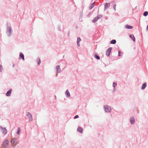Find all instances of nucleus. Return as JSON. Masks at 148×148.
<instances>
[{
  "label": "nucleus",
  "instance_id": "f257e3e1",
  "mask_svg": "<svg viewBox=\"0 0 148 148\" xmlns=\"http://www.w3.org/2000/svg\"><path fill=\"white\" fill-rule=\"evenodd\" d=\"M12 29L11 27L8 26L7 28L6 33L8 36H10L12 34Z\"/></svg>",
  "mask_w": 148,
  "mask_h": 148
},
{
  "label": "nucleus",
  "instance_id": "f03ea898",
  "mask_svg": "<svg viewBox=\"0 0 148 148\" xmlns=\"http://www.w3.org/2000/svg\"><path fill=\"white\" fill-rule=\"evenodd\" d=\"M104 108L105 112H111V108L110 106L107 105H105L104 106Z\"/></svg>",
  "mask_w": 148,
  "mask_h": 148
},
{
  "label": "nucleus",
  "instance_id": "7ed1b4c3",
  "mask_svg": "<svg viewBox=\"0 0 148 148\" xmlns=\"http://www.w3.org/2000/svg\"><path fill=\"white\" fill-rule=\"evenodd\" d=\"M26 116L28 117L29 121H32V114L29 112H27L26 113Z\"/></svg>",
  "mask_w": 148,
  "mask_h": 148
},
{
  "label": "nucleus",
  "instance_id": "20e7f679",
  "mask_svg": "<svg viewBox=\"0 0 148 148\" xmlns=\"http://www.w3.org/2000/svg\"><path fill=\"white\" fill-rule=\"evenodd\" d=\"M112 47H109V48L107 50L106 52V55L108 56L109 57L110 56V52L112 50Z\"/></svg>",
  "mask_w": 148,
  "mask_h": 148
},
{
  "label": "nucleus",
  "instance_id": "39448f33",
  "mask_svg": "<svg viewBox=\"0 0 148 148\" xmlns=\"http://www.w3.org/2000/svg\"><path fill=\"white\" fill-rule=\"evenodd\" d=\"M1 129L2 130L3 133L5 135L7 134V131L6 129L5 128H3L2 126H0V127Z\"/></svg>",
  "mask_w": 148,
  "mask_h": 148
},
{
  "label": "nucleus",
  "instance_id": "423d86ee",
  "mask_svg": "<svg viewBox=\"0 0 148 148\" xmlns=\"http://www.w3.org/2000/svg\"><path fill=\"white\" fill-rule=\"evenodd\" d=\"M9 141L8 140H6L4 141L3 143V145L4 147H6L8 145Z\"/></svg>",
  "mask_w": 148,
  "mask_h": 148
},
{
  "label": "nucleus",
  "instance_id": "0eeeda50",
  "mask_svg": "<svg viewBox=\"0 0 148 148\" xmlns=\"http://www.w3.org/2000/svg\"><path fill=\"white\" fill-rule=\"evenodd\" d=\"M110 6V4L109 3H106L105 4V7L104 8V10H106L107 8H109Z\"/></svg>",
  "mask_w": 148,
  "mask_h": 148
},
{
  "label": "nucleus",
  "instance_id": "6e6552de",
  "mask_svg": "<svg viewBox=\"0 0 148 148\" xmlns=\"http://www.w3.org/2000/svg\"><path fill=\"white\" fill-rule=\"evenodd\" d=\"M17 142V139L16 138L13 139L11 141V143L14 145L16 144Z\"/></svg>",
  "mask_w": 148,
  "mask_h": 148
},
{
  "label": "nucleus",
  "instance_id": "1a4fd4ad",
  "mask_svg": "<svg viewBox=\"0 0 148 148\" xmlns=\"http://www.w3.org/2000/svg\"><path fill=\"white\" fill-rule=\"evenodd\" d=\"M56 69L57 73H60L61 71V69L59 65L56 66Z\"/></svg>",
  "mask_w": 148,
  "mask_h": 148
},
{
  "label": "nucleus",
  "instance_id": "9d476101",
  "mask_svg": "<svg viewBox=\"0 0 148 148\" xmlns=\"http://www.w3.org/2000/svg\"><path fill=\"white\" fill-rule=\"evenodd\" d=\"M81 39L80 37H78L77 38V45L78 47H79L80 45L79 44V42L81 41Z\"/></svg>",
  "mask_w": 148,
  "mask_h": 148
},
{
  "label": "nucleus",
  "instance_id": "9b49d317",
  "mask_svg": "<svg viewBox=\"0 0 148 148\" xmlns=\"http://www.w3.org/2000/svg\"><path fill=\"white\" fill-rule=\"evenodd\" d=\"M130 122L132 124H133L135 122V119L133 117H132L130 118Z\"/></svg>",
  "mask_w": 148,
  "mask_h": 148
},
{
  "label": "nucleus",
  "instance_id": "f8f14e48",
  "mask_svg": "<svg viewBox=\"0 0 148 148\" xmlns=\"http://www.w3.org/2000/svg\"><path fill=\"white\" fill-rule=\"evenodd\" d=\"M12 92V89H10L8 91L6 94V95L7 96H9L10 95L11 92Z\"/></svg>",
  "mask_w": 148,
  "mask_h": 148
},
{
  "label": "nucleus",
  "instance_id": "ddd939ff",
  "mask_svg": "<svg viewBox=\"0 0 148 148\" xmlns=\"http://www.w3.org/2000/svg\"><path fill=\"white\" fill-rule=\"evenodd\" d=\"M130 38L133 40V41L135 42V40H136L135 38L134 35L133 34H130Z\"/></svg>",
  "mask_w": 148,
  "mask_h": 148
},
{
  "label": "nucleus",
  "instance_id": "4468645a",
  "mask_svg": "<svg viewBox=\"0 0 148 148\" xmlns=\"http://www.w3.org/2000/svg\"><path fill=\"white\" fill-rule=\"evenodd\" d=\"M83 130L82 128V127H78V128L77 129V131L81 133H82Z\"/></svg>",
  "mask_w": 148,
  "mask_h": 148
},
{
  "label": "nucleus",
  "instance_id": "2eb2a0df",
  "mask_svg": "<svg viewBox=\"0 0 148 148\" xmlns=\"http://www.w3.org/2000/svg\"><path fill=\"white\" fill-rule=\"evenodd\" d=\"M65 94H66V96L67 97H70V95L69 92V91L68 90H66V92H65Z\"/></svg>",
  "mask_w": 148,
  "mask_h": 148
},
{
  "label": "nucleus",
  "instance_id": "dca6fc26",
  "mask_svg": "<svg viewBox=\"0 0 148 148\" xmlns=\"http://www.w3.org/2000/svg\"><path fill=\"white\" fill-rule=\"evenodd\" d=\"M21 58L23 60H24V56L23 54L21 53L20 54L19 58Z\"/></svg>",
  "mask_w": 148,
  "mask_h": 148
},
{
  "label": "nucleus",
  "instance_id": "f3484780",
  "mask_svg": "<svg viewBox=\"0 0 148 148\" xmlns=\"http://www.w3.org/2000/svg\"><path fill=\"white\" fill-rule=\"evenodd\" d=\"M95 2H94L92 3L89 7V9L90 10H91L92 8L94 7L95 6Z\"/></svg>",
  "mask_w": 148,
  "mask_h": 148
},
{
  "label": "nucleus",
  "instance_id": "a211bd4d",
  "mask_svg": "<svg viewBox=\"0 0 148 148\" xmlns=\"http://www.w3.org/2000/svg\"><path fill=\"white\" fill-rule=\"evenodd\" d=\"M125 28L128 29H132L133 28L132 26L129 25H126L125 26Z\"/></svg>",
  "mask_w": 148,
  "mask_h": 148
},
{
  "label": "nucleus",
  "instance_id": "6ab92c4d",
  "mask_svg": "<svg viewBox=\"0 0 148 148\" xmlns=\"http://www.w3.org/2000/svg\"><path fill=\"white\" fill-rule=\"evenodd\" d=\"M147 86V84L146 83H144L143 85L141 88L142 89H144Z\"/></svg>",
  "mask_w": 148,
  "mask_h": 148
},
{
  "label": "nucleus",
  "instance_id": "aec40b11",
  "mask_svg": "<svg viewBox=\"0 0 148 148\" xmlns=\"http://www.w3.org/2000/svg\"><path fill=\"white\" fill-rule=\"evenodd\" d=\"M116 41L115 40H112L110 42V44H115L116 43Z\"/></svg>",
  "mask_w": 148,
  "mask_h": 148
},
{
  "label": "nucleus",
  "instance_id": "412c9836",
  "mask_svg": "<svg viewBox=\"0 0 148 148\" xmlns=\"http://www.w3.org/2000/svg\"><path fill=\"white\" fill-rule=\"evenodd\" d=\"M98 20V19L97 18V17H95L92 20V22L93 23H95V22H96Z\"/></svg>",
  "mask_w": 148,
  "mask_h": 148
},
{
  "label": "nucleus",
  "instance_id": "4be33fe9",
  "mask_svg": "<svg viewBox=\"0 0 148 148\" xmlns=\"http://www.w3.org/2000/svg\"><path fill=\"white\" fill-rule=\"evenodd\" d=\"M94 57L97 60H99L100 59V57L99 56L96 55V54H95L94 55Z\"/></svg>",
  "mask_w": 148,
  "mask_h": 148
},
{
  "label": "nucleus",
  "instance_id": "5701e85b",
  "mask_svg": "<svg viewBox=\"0 0 148 148\" xmlns=\"http://www.w3.org/2000/svg\"><path fill=\"white\" fill-rule=\"evenodd\" d=\"M103 17V15L101 14H100V15H97V18H98V19H99L100 18H101L102 17Z\"/></svg>",
  "mask_w": 148,
  "mask_h": 148
},
{
  "label": "nucleus",
  "instance_id": "b1692460",
  "mask_svg": "<svg viewBox=\"0 0 148 148\" xmlns=\"http://www.w3.org/2000/svg\"><path fill=\"white\" fill-rule=\"evenodd\" d=\"M20 132V128L19 127L18 128V130L17 131L16 134L18 135Z\"/></svg>",
  "mask_w": 148,
  "mask_h": 148
},
{
  "label": "nucleus",
  "instance_id": "393cba45",
  "mask_svg": "<svg viewBox=\"0 0 148 148\" xmlns=\"http://www.w3.org/2000/svg\"><path fill=\"white\" fill-rule=\"evenodd\" d=\"M117 85V83L114 82L113 83V86L114 87V89H115V87Z\"/></svg>",
  "mask_w": 148,
  "mask_h": 148
},
{
  "label": "nucleus",
  "instance_id": "a878e982",
  "mask_svg": "<svg viewBox=\"0 0 148 148\" xmlns=\"http://www.w3.org/2000/svg\"><path fill=\"white\" fill-rule=\"evenodd\" d=\"M148 15V12L147 11H145L143 13V15L144 16H147Z\"/></svg>",
  "mask_w": 148,
  "mask_h": 148
},
{
  "label": "nucleus",
  "instance_id": "bb28decb",
  "mask_svg": "<svg viewBox=\"0 0 148 148\" xmlns=\"http://www.w3.org/2000/svg\"><path fill=\"white\" fill-rule=\"evenodd\" d=\"M37 60L38 61V65H39L40 63V59L39 58H38L37 59Z\"/></svg>",
  "mask_w": 148,
  "mask_h": 148
},
{
  "label": "nucleus",
  "instance_id": "cd10ccee",
  "mask_svg": "<svg viewBox=\"0 0 148 148\" xmlns=\"http://www.w3.org/2000/svg\"><path fill=\"white\" fill-rule=\"evenodd\" d=\"M3 71V67L0 64V72H2Z\"/></svg>",
  "mask_w": 148,
  "mask_h": 148
},
{
  "label": "nucleus",
  "instance_id": "c85d7f7f",
  "mask_svg": "<svg viewBox=\"0 0 148 148\" xmlns=\"http://www.w3.org/2000/svg\"><path fill=\"white\" fill-rule=\"evenodd\" d=\"M116 4L114 5L113 6V8L114 9V10H115V11H116Z\"/></svg>",
  "mask_w": 148,
  "mask_h": 148
},
{
  "label": "nucleus",
  "instance_id": "c756f323",
  "mask_svg": "<svg viewBox=\"0 0 148 148\" xmlns=\"http://www.w3.org/2000/svg\"><path fill=\"white\" fill-rule=\"evenodd\" d=\"M121 53L119 51L118 52V56H121Z\"/></svg>",
  "mask_w": 148,
  "mask_h": 148
},
{
  "label": "nucleus",
  "instance_id": "7c9ffc66",
  "mask_svg": "<svg viewBox=\"0 0 148 148\" xmlns=\"http://www.w3.org/2000/svg\"><path fill=\"white\" fill-rule=\"evenodd\" d=\"M78 118H79V116L78 115H76L74 117V119H76Z\"/></svg>",
  "mask_w": 148,
  "mask_h": 148
},
{
  "label": "nucleus",
  "instance_id": "2f4dec72",
  "mask_svg": "<svg viewBox=\"0 0 148 148\" xmlns=\"http://www.w3.org/2000/svg\"><path fill=\"white\" fill-rule=\"evenodd\" d=\"M13 67H14V65H13Z\"/></svg>",
  "mask_w": 148,
  "mask_h": 148
},
{
  "label": "nucleus",
  "instance_id": "473e14b6",
  "mask_svg": "<svg viewBox=\"0 0 148 148\" xmlns=\"http://www.w3.org/2000/svg\"><path fill=\"white\" fill-rule=\"evenodd\" d=\"M69 33H68L69 34Z\"/></svg>",
  "mask_w": 148,
  "mask_h": 148
}]
</instances>
